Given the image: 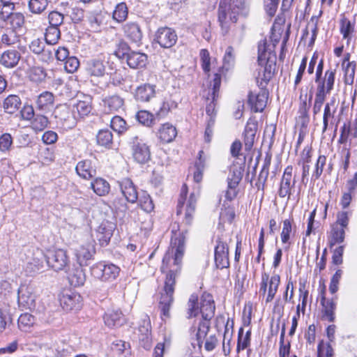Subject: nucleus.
<instances>
[{
  "instance_id": "nucleus-61",
  "label": "nucleus",
  "mask_w": 357,
  "mask_h": 357,
  "mask_svg": "<svg viewBox=\"0 0 357 357\" xmlns=\"http://www.w3.org/2000/svg\"><path fill=\"white\" fill-rule=\"evenodd\" d=\"M48 119L43 115H36L32 122V128L36 131H42L47 128Z\"/></svg>"
},
{
  "instance_id": "nucleus-57",
  "label": "nucleus",
  "mask_w": 357,
  "mask_h": 357,
  "mask_svg": "<svg viewBox=\"0 0 357 357\" xmlns=\"http://www.w3.org/2000/svg\"><path fill=\"white\" fill-rule=\"evenodd\" d=\"M128 16V8L125 3H119L113 12V19L118 22H123Z\"/></svg>"
},
{
  "instance_id": "nucleus-63",
  "label": "nucleus",
  "mask_w": 357,
  "mask_h": 357,
  "mask_svg": "<svg viewBox=\"0 0 357 357\" xmlns=\"http://www.w3.org/2000/svg\"><path fill=\"white\" fill-rule=\"evenodd\" d=\"M173 105V101H162L160 109L155 113L156 115V118H158V121H160L161 119L165 117L167 115Z\"/></svg>"
},
{
  "instance_id": "nucleus-55",
  "label": "nucleus",
  "mask_w": 357,
  "mask_h": 357,
  "mask_svg": "<svg viewBox=\"0 0 357 357\" xmlns=\"http://www.w3.org/2000/svg\"><path fill=\"white\" fill-rule=\"evenodd\" d=\"M34 323V317L29 313L22 314L17 320L18 327L21 331H26Z\"/></svg>"
},
{
  "instance_id": "nucleus-16",
  "label": "nucleus",
  "mask_w": 357,
  "mask_h": 357,
  "mask_svg": "<svg viewBox=\"0 0 357 357\" xmlns=\"http://www.w3.org/2000/svg\"><path fill=\"white\" fill-rule=\"evenodd\" d=\"M117 183L127 202L134 204L138 200L137 188L130 178H123Z\"/></svg>"
},
{
  "instance_id": "nucleus-15",
  "label": "nucleus",
  "mask_w": 357,
  "mask_h": 357,
  "mask_svg": "<svg viewBox=\"0 0 357 357\" xmlns=\"http://www.w3.org/2000/svg\"><path fill=\"white\" fill-rule=\"evenodd\" d=\"M261 87L259 93L250 92L248 95V105L255 112H261L266 106L268 93Z\"/></svg>"
},
{
  "instance_id": "nucleus-17",
  "label": "nucleus",
  "mask_w": 357,
  "mask_h": 357,
  "mask_svg": "<svg viewBox=\"0 0 357 357\" xmlns=\"http://www.w3.org/2000/svg\"><path fill=\"white\" fill-rule=\"evenodd\" d=\"M292 173L293 167L291 165H289L284 169L278 190V195L282 198L287 196L289 197L291 188L295 185L296 180L295 178L292 180Z\"/></svg>"
},
{
  "instance_id": "nucleus-28",
  "label": "nucleus",
  "mask_w": 357,
  "mask_h": 357,
  "mask_svg": "<svg viewBox=\"0 0 357 357\" xmlns=\"http://www.w3.org/2000/svg\"><path fill=\"white\" fill-rule=\"evenodd\" d=\"M125 36L132 43H139L142 38V32L138 24L127 22L123 27Z\"/></svg>"
},
{
  "instance_id": "nucleus-23",
  "label": "nucleus",
  "mask_w": 357,
  "mask_h": 357,
  "mask_svg": "<svg viewBox=\"0 0 357 357\" xmlns=\"http://www.w3.org/2000/svg\"><path fill=\"white\" fill-rule=\"evenodd\" d=\"M21 59V54L16 50H5L0 56V64L6 68H13L17 66Z\"/></svg>"
},
{
  "instance_id": "nucleus-18",
  "label": "nucleus",
  "mask_w": 357,
  "mask_h": 357,
  "mask_svg": "<svg viewBox=\"0 0 357 357\" xmlns=\"http://www.w3.org/2000/svg\"><path fill=\"white\" fill-rule=\"evenodd\" d=\"M53 115L57 119V123H61L63 126L71 128L75 125L70 108L66 105H58L55 108Z\"/></svg>"
},
{
  "instance_id": "nucleus-24",
  "label": "nucleus",
  "mask_w": 357,
  "mask_h": 357,
  "mask_svg": "<svg viewBox=\"0 0 357 357\" xmlns=\"http://www.w3.org/2000/svg\"><path fill=\"white\" fill-rule=\"evenodd\" d=\"M257 129L258 123L256 121L250 119L247 122L243 132L244 144L246 151H250L252 149Z\"/></svg>"
},
{
  "instance_id": "nucleus-22",
  "label": "nucleus",
  "mask_w": 357,
  "mask_h": 357,
  "mask_svg": "<svg viewBox=\"0 0 357 357\" xmlns=\"http://www.w3.org/2000/svg\"><path fill=\"white\" fill-rule=\"evenodd\" d=\"M75 170L77 174L84 179L91 178L96 174L95 162L89 159L79 161L76 165Z\"/></svg>"
},
{
  "instance_id": "nucleus-37",
  "label": "nucleus",
  "mask_w": 357,
  "mask_h": 357,
  "mask_svg": "<svg viewBox=\"0 0 357 357\" xmlns=\"http://www.w3.org/2000/svg\"><path fill=\"white\" fill-rule=\"evenodd\" d=\"M135 119L139 123L147 128L153 127L158 121L155 114H153L147 110L138 111L135 114Z\"/></svg>"
},
{
  "instance_id": "nucleus-59",
  "label": "nucleus",
  "mask_w": 357,
  "mask_h": 357,
  "mask_svg": "<svg viewBox=\"0 0 357 357\" xmlns=\"http://www.w3.org/2000/svg\"><path fill=\"white\" fill-rule=\"evenodd\" d=\"M139 205L140 208L146 213H151L154 205L149 195L144 193L139 199Z\"/></svg>"
},
{
  "instance_id": "nucleus-32",
  "label": "nucleus",
  "mask_w": 357,
  "mask_h": 357,
  "mask_svg": "<svg viewBox=\"0 0 357 357\" xmlns=\"http://www.w3.org/2000/svg\"><path fill=\"white\" fill-rule=\"evenodd\" d=\"M103 319L105 325L109 328L121 326L125 323V318L119 310H108Z\"/></svg>"
},
{
  "instance_id": "nucleus-12",
  "label": "nucleus",
  "mask_w": 357,
  "mask_h": 357,
  "mask_svg": "<svg viewBox=\"0 0 357 357\" xmlns=\"http://www.w3.org/2000/svg\"><path fill=\"white\" fill-rule=\"evenodd\" d=\"M60 305L66 311L79 310L82 305V296L71 291H63L59 296Z\"/></svg>"
},
{
  "instance_id": "nucleus-31",
  "label": "nucleus",
  "mask_w": 357,
  "mask_h": 357,
  "mask_svg": "<svg viewBox=\"0 0 357 357\" xmlns=\"http://www.w3.org/2000/svg\"><path fill=\"white\" fill-rule=\"evenodd\" d=\"M85 70L90 76L102 77L105 73V66L102 61L93 59L87 61Z\"/></svg>"
},
{
  "instance_id": "nucleus-5",
  "label": "nucleus",
  "mask_w": 357,
  "mask_h": 357,
  "mask_svg": "<svg viewBox=\"0 0 357 357\" xmlns=\"http://www.w3.org/2000/svg\"><path fill=\"white\" fill-rule=\"evenodd\" d=\"M188 186L183 184L181 187L176 206V215H181L185 211L184 221L186 225H190L195 211L197 197L191 193L187 200Z\"/></svg>"
},
{
  "instance_id": "nucleus-29",
  "label": "nucleus",
  "mask_w": 357,
  "mask_h": 357,
  "mask_svg": "<svg viewBox=\"0 0 357 357\" xmlns=\"http://www.w3.org/2000/svg\"><path fill=\"white\" fill-rule=\"evenodd\" d=\"M337 296L331 299H326L324 302L320 301L322 306V319L329 322H333L335 319V311L336 310Z\"/></svg>"
},
{
  "instance_id": "nucleus-9",
  "label": "nucleus",
  "mask_w": 357,
  "mask_h": 357,
  "mask_svg": "<svg viewBox=\"0 0 357 357\" xmlns=\"http://www.w3.org/2000/svg\"><path fill=\"white\" fill-rule=\"evenodd\" d=\"M130 146L133 159L139 164H145L151 159L149 146L137 136L130 139Z\"/></svg>"
},
{
  "instance_id": "nucleus-4",
  "label": "nucleus",
  "mask_w": 357,
  "mask_h": 357,
  "mask_svg": "<svg viewBox=\"0 0 357 357\" xmlns=\"http://www.w3.org/2000/svg\"><path fill=\"white\" fill-rule=\"evenodd\" d=\"M36 259H45L47 265L56 271L64 270L70 262L67 252L63 249L49 250L46 253L37 250Z\"/></svg>"
},
{
  "instance_id": "nucleus-48",
  "label": "nucleus",
  "mask_w": 357,
  "mask_h": 357,
  "mask_svg": "<svg viewBox=\"0 0 357 357\" xmlns=\"http://www.w3.org/2000/svg\"><path fill=\"white\" fill-rule=\"evenodd\" d=\"M280 282V277L275 274L271 277L268 282V294L266 298V303H270L274 298Z\"/></svg>"
},
{
  "instance_id": "nucleus-53",
  "label": "nucleus",
  "mask_w": 357,
  "mask_h": 357,
  "mask_svg": "<svg viewBox=\"0 0 357 357\" xmlns=\"http://www.w3.org/2000/svg\"><path fill=\"white\" fill-rule=\"evenodd\" d=\"M235 59L236 54L234 49L231 46L227 47L223 57V65L222 68L227 71L229 70L234 66Z\"/></svg>"
},
{
  "instance_id": "nucleus-43",
  "label": "nucleus",
  "mask_w": 357,
  "mask_h": 357,
  "mask_svg": "<svg viewBox=\"0 0 357 357\" xmlns=\"http://www.w3.org/2000/svg\"><path fill=\"white\" fill-rule=\"evenodd\" d=\"M323 69H324V61L321 59L319 62L317 67L315 82L317 84H319V83L326 84V77H328V76L331 75V77H332V78H333V84H334L336 70L335 69H332L331 68H330L325 72L324 77L322 79L321 75H322V73H323Z\"/></svg>"
},
{
  "instance_id": "nucleus-21",
  "label": "nucleus",
  "mask_w": 357,
  "mask_h": 357,
  "mask_svg": "<svg viewBox=\"0 0 357 357\" xmlns=\"http://www.w3.org/2000/svg\"><path fill=\"white\" fill-rule=\"evenodd\" d=\"M116 225L112 222H102L97 230V238L102 246L107 245L113 235Z\"/></svg>"
},
{
  "instance_id": "nucleus-45",
  "label": "nucleus",
  "mask_w": 357,
  "mask_h": 357,
  "mask_svg": "<svg viewBox=\"0 0 357 357\" xmlns=\"http://www.w3.org/2000/svg\"><path fill=\"white\" fill-rule=\"evenodd\" d=\"M50 2V0H29V10L33 14H42L47 9Z\"/></svg>"
},
{
  "instance_id": "nucleus-52",
  "label": "nucleus",
  "mask_w": 357,
  "mask_h": 357,
  "mask_svg": "<svg viewBox=\"0 0 357 357\" xmlns=\"http://www.w3.org/2000/svg\"><path fill=\"white\" fill-rule=\"evenodd\" d=\"M61 37L59 28L54 26H47L45 31V40L48 45H55Z\"/></svg>"
},
{
  "instance_id": "nucleus-7",
  "label": "nucleus",
  "mask_w": 357,
  "mask_h": 357,
  "mask_svg": "<svg viewBox=\"0 0 357 357\" xmlns=\"http://www.w3.org/2000/svg\"><path fill=\"white\" fill-rule=\"evenodd\" d=\"M120 268L114 264L99 262L91 268V275L102 281H109L116 279Z\"/></svg>"
},
{
  "instance_id": "nucleus-54",
  "label": "nucleus",
  "mask_w": 357,
  "mask_h": 357,
  "mask_svg": "<svg viewBox=\"0 0 357 357\" xmlns=\"http://www.w3.org/2000/svg\"><path fill=\"white\" fill-rule=\"evenodd\" d=\"M132 52L128 44L124 40H120L116 44V47L114 51V54L121 60H126L128 54Z\"/></svg>"
},
{
  "instance_id": "nucleus-11",
  "label": "nucleus",
  "mask_w": 357,
  "mask_h": 357,
  "mask_svg": "<svg viewBox=\"0 0 357 357\" xmlns=\"http://www.w3.org/2000/svg\"><path fill=\"white\" fill-rule=\"evenodd\" d=\"M215 247V263L218 268L223 269L229 266V247L222 238L218 237Z\"/></svg>"
},
{
  "instance_id": "nucleus-47",
  "label": "nucleus",
  "mask_w": 357,
  "mask_h": 357,
  "mask_svg": "<svg viewBox=\"0 0 357 357\" xmlns=\"http://www.w3.org/2000/svg\"><path fill=\"white\" fill-rule=\"evenodd\" d=\"M1 45L12 46L20 42V36L15 31L7 29L0 37Z\"/></svg>"
},
{
  "instance_id": "nucleus-8",
  "label": "nucleus",
  "mask_w": 357,
  "mask_h": 357,
  "mask_svg": "<svg viewBox=\"0 0 357 357\" xmlns=\"http://www.w3.org/2000/svg\"><path fill=\"white\" fill-rule=\"evenodd\" d=\"M14 9L0 8V21L10 26V29L18 33L24 26L25 18L23 13L13 12Z\"/></svg>"
},
{
  "instance_id": "nucleus-30",
  "label": "nucleus",
  "mask_w": 357,
  "mask_h": 357,
  "mask_svg": "<svg viewBox=\"0 0 357 357\" xmlns=\"http://www.w3.org/2000/svg\"><path fill=\"white\" fill-rule=\"evenodd\" d=\"M177 135L176 128L169 123L162 124L158 129L157 136L162 143L172 142Z\"/></svg>"
},
{
  "instance_id": "nucleus-35",
  "label": "nucleus",
  "mask_w": 357,
  "mask_h": 357,
  "mask_svg": "<svg viewBox=\"0 0 357 357\" xmlns=\"http://www.w3.org/2000/svg\"><path fill=\"white\" fill-rule=\"evenodd\" d=\"M91 188L97 195L102 197L109 194L110 185L107 180L98 177L91 182Z\"/></svg>"
},
{
  "instance_id": "nucleus-2",
  "label": "nucleus",
  "mask_w": 357,
  "mask_h": 357,
  "mask_svg": "<svg viewBox=\"0 0 357 357\" xmlns=\"http://www.w3.org/2000/svg\"><path fill=\"white\" fill-rule=\"evenodd\" d=\"M258 64L261 67L257 77L260 87H265L274 75L276 70V55L268 50L266 40L261 41L258 45Z\"/></svg>"
},
{
  "instance_id": "nucleus-25",
  "label": "nucleus",
  "mask_w": 357,
  "mask_h": 357,
  "mask_svg": "<svg viewBox=\"0 0 357 357\" xmlns=\"http://www.w3.org/2000/svg\"><path fill=\"white\" fill-rule=\"evenodd\" d=\"M155 95V86L150 84H144L138 86L135 92L136 100L146 102H149Z\"/></svg>"
},
{
  "instance_id": "nucleus-6",
  "label": "nucleus",
  "mask_w": 357,
  "mask_h": 357,
  "mask_svg": "<svg viewBox=\"0 0 357 357\" xmlns=\"http://www.w3.org/2000/svg\"><path fill=\"white\" fill-rule=\"evenodd\" d=\"M244 172L243 165H233L229 169L227 177V189L225 192V198L232 201L238 193V186L242 180Z\"/></svg>"
},
{
  "instance_id": "nucleus-40",
  "label": "nucleus",
  "mask_w": 357,
  "mask_h": 357,
  "mask_svg": "<svg viewBox=\"0 0 357 357\" xmlns=\"http://www.w3.org/2000/svg\"><path fill=\"white\" fill-rule=\"evenodd\" d=\"M98 145L110 149L113 144V134L107 128L100 130L96 135Z\"/></svg>"
},
{
  "instance_id": "nucleus-51",
  "label": "nucleus",
  "mask_w": 357,
  "mask_h": 357,
  "mask_svg": "<svg viewBox=\"0 0 357 357\" xmlns=\"http://www.w3.org/2000/svg\"><path fill=\"white\" fill-rule=\"evenodd\" d=\"M199 313V307L198 303V296L192 294L188 302L187 317L188 319L195 317Z\"/></svg>"
},
{
  "instance_id": "nucleus-41",
  "label": "nucleus",
  "mask_w": 357,
  "mask_h": 357,
  "mask_svg": "<svg viewBox=\"0 0 357 357\" xmlns=\"http://www.w3.org/2000/svg\"><path fill=\"white\" fill-rule=\"evenodd\" d=\"M68 280L71 286L75 287L82 286L86 281L84 271L81 267L75 268L69 273Z\"/></svg>"
},
{
  "instance_id": "nucleus-64",
  "label": "nucleus",
  "mask_w": 357,
  "mask_h": 357,
  "mask_svg": "<svg viewBox=\"0 0 357 357\" xmlns=\"http://www.w3.org/2000/svg\"><path fill=\"white\" fill-rule=\"evenodd\" d=\"M67 16H70L74 23L81 22L84 17V11L82 8L77 6H73Z\"/></svg>"
},
{
  "instance_id": "nucleus-39",
  "label": "nucleus",
  "mask_w": 357,
  "mask_h": 357,
  "mask_svg": "<svg viewBox=\"0 0 357 357\" xmlns=\"http://www.w3.org/2000/svg\"><path fill=\"white\" fill-rule=\"evenodd\" d=\"M103 102L104 107L109 112H118L124 105V100L117 95L105 98Z\"/></svg>"
},
{
  "instance_id": "nucleus-60",
  "label": "nucleus",
  "mask_w": 357,
  "mask_h": 357,
  "mask_svg": "<svg viewBox=\"0 0 357 357\" xmlns=\"http://www.w3.org/2000/svg\"><path fill=\"white\" fill-rule=\"evenodd\" d=\"M201 65L202 70L205 73H208L211 70V57L208 51L206 49H202L199 52Z\"/></svg>"
},
{
  "instance_id": "nucleus-38",
  "label": "nucleus",
  "mask_w": 357,
  "mask_h": 357,
  "mask_svg": "<svg viewBox=\"0 0 357 357\" xmlns=\"http://www.w3.org/2000/svg\"><path fill=\"white\" fill-rule=\"evenodd\" d=\"M80 116H87L92 109V98L90 96H84L82 99H79L77 103L74 105Z\"/></svg>"
},
{
  "instance_id": "nucleus-49",
  "label": "nucleus",
  "mask_w": 357,
  "mask_h": 357,
  "mask_svg": "<svg viewBox=\"0 0 357 357\" xmlns=\"http://www.w3.org/2000/svg\"><path fill=\"white\" fill-rule=\"evenodd\" d=\"M211 323L207 321H202L199 324L197 332L196 333V340L199 349H201L204 338H206V335L210 330Z\"/></svg>"
},
{
  "instance_id": "nucleus-26",
  "label": "nucleus",
  "mask_w": 357,
  "mask_h": 357,
  "mask_svg": "<svg viewBox=\"0 0 357 357\" xmlns=\"http://www.w3.org/2000/svg\"><path fill=\"white\" fill-rule=\"evenodd\" d=\"M125 61L131 68H142L146 66L148 56L144 53L132 50Z\"/></svg>"
},
{
  "instance_id": "nucleus-58",
  "label": "nucleus",
  "mask_w": 357,
  "mask_h": 357,
  "mask_svg": "<svg viewBox=\"0 0 357 357\" xmlns=\"http://www.w3.org/2000/svg\"><path fill=\"white\" fill-rule=\"evenodd\" d=\"M64 14L63 13L52 10L48 14V21L50 26L58 27L63 23Z\"/></svg>"
},
{
  "instance_id": "nucleus-10",
  "label": "nucleus",
  "mask_w": 357,
  "mask_h": 357,
  "mask_svg": "<svg viewBox=\"0 0 357 357\" xmlns=\"http://www.w3.org/2000/svg\"><path fill=\"white\" fill-rule=\"evenodd\" d=\"M221 84V75L215 73L212 84L208 89V94L206 97V112L208 116H215V107L217 99L219 96L220 87Z\"/></svg>"
},
{
  "instance_id": "nucleus-46",
  "label": "nucleus",
  "mask_w": 357,
  "mask_h": 357,
  "mask_svg": "<svg viewBox=\"0 0 357 357\" xmlns=\"http://www.w3.org/2000/svg\"><path fill=\"white\" fill-rule=\"evenodd\" d=\"M12 324V317L8 307L5 304L0 305V333L3 332Z\"/></svg>"
},
{
  "instance_id": "nucleus-56",
  "label": "nucleus",
  "mask_w": 357,
  "mask_h": 357,
  "mask_svg": "<svg viewBox=\"0 0 357 357\" xmlns=\"http://www.w3.org/2000/svg\"><path fill=\"white\" fill-rule=\"evenodd\" d=\"M352 215L351 211H341L337 213L336 222L333 225H337L339 227L347 228L349 225V218Z\"/></svg>"
},
{
  "instance_id": "nucleus-20",
  "label": "nucleus",
  "mask_w": 357,
  "mask_h": 357,
  "mask_svg": "<svg viewBox=\"0 0 357 357\" xmlns=\"http://www.w3.org/2000/svg\"><path fill=\"white\" fill-rule=\"evenodd\" d=\"M215 303L210 294H204L202 296L199 307V312L202 314L203 321L210 322L215 314Z\"/></svg>"
},
{
  "instance_id": "nucleus-14",
  "label": "nucleus",
  "mask_w": 357,
  "mask_h": 357,
  "mask_svg": "<svg viewBox=\"0 0 357 357\" xmlns=\"http://www.w3.org/2000/svg\"><path fill=\"white\" fill-rule=\"evenodd\" d=\"M17 303L22 310L32 309L36 305V295L33 288L27 285H21L17 291Z\"/></svg>"
},
{
  "instance_id": "nucleus-27",
  "label": "nucleus",
  "mask_w": 357,
  "mask_h": 357,
  "mask_svg": "<svg viewBox=\"0 0 357 357\" xmlns=\"http://www.w3.org/2000/svg\"><path fill=\"white\" fill-rule=\"evenodd\" d=\"M326 84H317V92L314 102L323 105L327 94L330 93L333 89V78L331 75L326 77Z\"/></svg>"
},
{
  "instance_id": "nucleus-3",
  "label": "nucleus",
  "mask_w": 357,
  "mask_h": 357,
  "mask_svg": "<svg viewBox=\"0 0 357 357\" xmlns=\"http://www.w3.org/2000/svg\"><path fill=\"white\" fill-rule=\"evenodd\" d=\"M248 8L245 0H220L218 7V21L222 29L227 31L229 22H237L239 15L245 17Z\"/></svg>"
},
{
  "instance_id": "nucleus-50",
  "label": "nucleus",
  "mask_w": 357,
  "mask_h": 357,
  "mask_svg": "<svg viewBox=\"0 0 357 357\" xmlns=\"http://www.w3.org/2000/svg\"><path fill=\"white\" fill-rule=\"evenodd\" d=\"M110 127L119 135L124 133L128 128L126 121L119 116H114L111 119Z\"/></svg>"
},
{
  "instance_id": "nucleus-34",
  "label": "nucleus",
  "mask_w": 357,
  "mask_h": 357,
  "mask_svg": "<svg viewBox=\"0 0 357 357\" xmlns=\"http://www.w3.org/2000/svg\"><path fill=\"white\" fill-rule=\"evenodd\" d=\"M22 105L20 98L17 95H9L3 102V111L6 114H13L19 110Z\"/></svg>"
},
{
  "instance_id": "nucleus-19",
  "label": "nucleus",
  "mask_w": 357,
  "mask_h": 357,
  "mask_svg": "<svg viewBox=\"0 0 357 357\" xmlns=\"http://www.w3.org/2000/svg\"><path fill=\"white\" fill-rule=\"evenodd\" d=\"M95 253V246L92 243L82 245L75 249V256L80 266H87L88 261L93 259Z\"/></svg>"
},
{
  "instance_id": "nucleus-13",
  "label": "nucleus",
  "mask_w": 357,
  "mask_h": 357,
  "mask_svg": "<svg viewBox=\"0 0 357 357\" xmlns=\"http://www.w3.org/2000/svg\"><path fill=\"white\" fill-rule=\"evenodd\" d=\"M178 40L176 31L169 27H161L155 33V40L162 48L173 47Z\"/></svg>"
},
{
  "instance_id": "nucleus-44",
  "label": "nucleus",
  "mask_w": 357,
  "mask_h": 357,
  "mask_svg": "<svg viewBox=\"0 0 357 357\" xmlns=\"http://www.w3.org/2000/svg\"><path fill=\"white\" fill-rule=\"evenodd\" d=\"M36 251L33 253L32 259L29 261L26 266V271L29 274H34L42 271L46 263L45 259H36Z\"/></svg>"
},
{
  "instance_id": "nucleus-42",
  "label": "nucleus",
  "mask_w": 357,
  "mask_h": 357,
  "mask_svg": "<svg viewBox=\"0 0 357 357\" xmlns=\"http://www.w3.org/2000/svg\"><path fill=\"white\" fill-rule=\"evenodd\" d=\"M345 238L344 228L339 227L337 225H332L331 231V238L329 245L331 248L335 244H340L344 242Z\"/></svg>"
},
{
  "instance_id": "nucleus-62",
  "label": "nucleus",
  "mask_w": 357,
  "mask_h": 357,
  "mask_svg": "<svg viewBox=\"0 0 357 357\" xmlns=\"http://www.w3.org/2000/svg\"><path fill=\"white\" fill-rule=\"evenodd\" d=\"M336 112V107L330 108L328 105H325L323 116V129L322 132H325L328 127L329 120L334 117Z\"/></svg>"
},
{
  "instance_id": "nucleus-33",
  "label": "nucleus",
  "mask_w": 357,
  "mask_h": 357,
  "mask_svg": "<svg viewBox=\"0 0 357 357\" xmlns=\"http://www.w3.org/2000/svg\"><path fill=\"white\" fill-rule=\"evenodd\" d=\"M54 97L52 93L50 91H44L41 93L37 98L36 101V107L41 111H47L54 105Z\"/></svg>"
},
{
  "instance_id": "nucleus-1",
  "label": "nucleus",
  "mask_w": 357,
  "mask_h": 357,
  "mask_svg": "<svg viewBox=\"0 0 357 357\" xmlns=\"http://www.w3.org/2000/svg\"><path fill=\"white\" fill-rule=\"evenodd\" d=\"M172 250H168L162 259L160 270L166 273L164 292L161 294L159 308L161 314L168 317L169 310L174 301L176 280L180 275L182 258L185 250V236L183 233L171 240Z\"/></svg>"
},
{
  "instance_id": "nucleus-36",
  "label": "nucleus",
  "mask_w": 357,
  "mask_h": 357,
  "mask_svg": "<svg viewBox=\"0 0 357 357\" xmlns=\"http://www.w3.org/2000/svg\"><path fill=\"white\" fill-rule=\"evenodd\" d=\"M151 321L148 315L143 316L141 323L138 326L139 339L141 341L149 344L151 338Z\"/></svg>"
}]
</instances>
